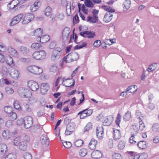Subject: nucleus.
<instances>
[{"label": "nucleus", "instance_id": "23", "mask_svg": "<svg viewBox=\"0 0 159 159\" xmlns=\"http://www.w3.org/2000/svg\"><path fill=\"white\" fill-rule=\"evenodd\" d=\"M112 121V119L111 117L110 116L108 117H105L104 118L103 122V125L104 126H106L110 125Z\"/></svg>", "mask_w": 159, "mask_h": 159}, {"label": "nucleus", "instance_id": "1", "mask_svg": "<svg viewBox=\"0 0 159 159\" xmlns=\"http://www.w3.org/2000/svg\"><path fill=\"white\" fill-rule=\"evenodd\" d=\"M62 54V50L59 47H57L54 49L51 54V59L53 61H56L61 57Z\"/></svg>", "mask_w": 159, "mask_h": 159}, {"label": "nucleus", "instance_id": "6", "mask_svg": "<svg viewBox=\"0 0 159 159\" xmlns=\"http://www.w3.org/2000/svg\"><path fill=\"white\" fill-rule=\"evenodd\" d=\"M33 123V118L30 116H27L24 118V126L26 129L30 128Z\"/></svg>", "mask_w": 159, "mask_h": 159}, {"label": "nucleus", "instance_id": "50", "mask_svg": "<svg viewBox=\"0 0 159 159\" xmlns=\"http://www.w3.org/2000/svg\"><path fill=\"white\" fill-rule=\"evenodd\" d=\"M20 138L19 137H16L15 138L13 141V143L15 146H17L20 144Z\"/></svg>", "mask_w": 159, "mask_h": 159}, {"label": "nucleus", "instance_id": "33", "mask_svg": "<svg viewBox=\"0 0 159 159\" xmlns=\"http://www.w3.org/2000/svg\"><path fill=\"white\" fill-rule=\"evenodd\" d=\"M19 146L20 149L23 151H25L26 150L27 144L23 141L20 142Z\"/></svg>", "mask_w": 159, "mask_h": 159}, {"label": "nucleus", "instance_id": "2", "mask_svg": "<svg viewBox=\"0 0 159 159\" xmlns=\"http://www.w3.org/2000/svg\"><path fill=\"white\" fill-rule=\"evenodd\" d=\"M18 92L19 95L23 98H28L31 94L30 91L28 89L23 87L20 88L18 90Z\"/></svg>", "mask_w": 159, "mask_h": 159}, {"label": "nucleus", "instance_id": "44", "mask_svg": "<svg viewBox=\"0 0 159 159\" xmlns=\"http://www.w3.org/2000/svg\"><path fill=\"white\" fill-rule=\"evenodd\" d=\"M125 145V143L123 140L119 141L118 145V147L119 149H123Z\"/></svg>", "mask_w": 159, "mask_h": 159}, {"label": "nucleus", "instance_id": "34", "mask_svg": "<svg viewBox=\"0 0 159 159\" xmlns=\"http://www.w3.org/2000/svg\"><path fill=\"white\" fill-rule=\"evenodd\" d=\"M102 8L105 11H107V12L110 13L115 12V10L112 8L106 5H103L102 6Z\"/></svg>", "mask_w": 159, "mask_h": 159}, {"label": "nucleus", "instance_id": "39", "mask_svg": "<svg viewBox=\"0 0 159 159\" xmlns=\"http://www.w3.org/2000/svg\"><path fill=\"white\" fill-rule=\"evenodd\" d=\"M8 116L10 117V119L12 120H16L17 117L16 114L15 112H12L9 114Z\"/></svg>", "mask_w": 159, "mask_h": 159}, {"label": "nucleus", "instance_id": "43", "mask_svg": "<svg viewBox=\"0 0 159 159\" xmlns=\"http://www.w3.org/2000/svg\"><path fill=\"white\" fill-rule=\"evenodd\" d=\"M131 4V2L130 0H126L124 3V7L127 10L129 8Z\"/></svg>", "mask_w": 159, "mask_h": 159}, {"label": "nucleus", "instance_id": "24", "mask_svg": "<svg viewBox=\"0 0 159 159\" xmlns=\"http://www.w3.org/2000/svg\"><path fill=\"white\" fill-rule=\"evenodd\" d=\"M43 30L41 28L37 29L34 31V35L37 38V40L39 38H40L42 36Z\"/></svg>", "mask_w": 159, "mask_h": 159}, {"label": "nucleus", "instance_id": "18", "mask_svg": "<svg viewBox=\"0 0 159 159\" xmlns=\"http://www.w3.org/2000/svg\"><path fill=\"white\" fill-rule=\"evenodd\" d=\"M113 133V138L115 141H118L121 137V134L120 130L117 129H114Z\"/></svg>", "mask_w": 159, "mask_h": 159}, {"label": "nucleus", "instance_id": "58", "mask_svg": "<svg viewBox=\"0 0 159 159\" xmlns=\"http://www.w3.org/2000/svg\"><path fill=\"white\" fill-rule=\"evenodd\" d=\"M1 72L4 75H7V69L6 67L4 66H2L1 68Z\"/></svg>", "mask_w": 159, "mask_h": 159}, {"label": "nucleus", "instance_id": "31", "mask_svg": "<svg viewBox=\"0 0 159 159\" xmlns=\"http://www.w3.org/2000/svg\"><path fill=\"white\" fill-rule=\"evenodd\" d=\"M7 146L4 144H0V154L5 153L7 151Z\"/></svg>", "mask_w": 159, "mask_h": 159}, {"label": "nucleus", "instance_id": "20", "mask_svg": "<svg viewBox=\"0 0 159 159\" xmlns=\"http://www.w3.org/2000/svg\"><path fill=\"white\" fill-rule=\"evenodd\" d=\"M50 39V37L48 35H45L42 36L40 38H38V41H39L42 43H45L48 41Z\"/></svg>", "mask_w": 159, "mask_h": 159}, {"label": "nucleus", "instance_id": "14", "mask_svg": "<svg viewBox=\"0 0 159 159\" xmlns=\"http://www.w3.org/2000/svg\"><path fill=\"white\" fill-rule=\"evenodd\" d=\"M23 15L20 14L14 17L12 20L11 22L10 23V25H13L18 23L20 20L23 17Z\"/></svg>", "mask_w": 159, "mask_h": 159}, {"label": "nucleus", "instance_id": "19", "mask_svg": "<svg viewBox=\"0 0 159 159\" xmlns=\"http://www.w3.org/2000/svg\"><path fill=\"white\" fill-rule=\"evenodd\" d=\"M91 156L92 158L98 159L102 157V154L99 151L95 150L92 152Z\"/></svg>", "mask_w": 159, "mask_h": 159}, {"label": "nucleus", "instance_id": "11", "mask_svg": "<svg viewBox=\"0 0 159 159\" xmlns=\"http://www.w3.org/2000/svg\"><path fill=\"white\" fill-rule=\"evenodd\" d=\"M70 33V30L69 28L66 27L64 29L62 32V39L63 42H66L67 41Z\"/></svg>", "mask_w": 159, "mask_h": 159}, {"label": "nucleus", "instance_id": "60", "mask_svg": "<svg viewBox=\"0 0 159 159\" xmlns=\"http://www.w3.org/2000/svg\"><path fill=\"white\" fill-rule=\"evenodd\" d=\"M6 62L7 63V64L9 66H12L14 65L13 59L11 57H8L6 61Z\"/></svg>", "mask_w": 159, "mask_h": 159}, {"label": "nucleus", "instance_id": "47", "mask_svg": "<svg viewBox=\"0 0 159 159\" xmlns=\"http://www.w3.org/2000/svg\"><path fill=\"white\" fill-rule=\"evenodd\" d=\"M16 155L12 153H10L6 157L5 159H16Z\"/></svg>", "mask_w": 159, "mask_h": 159}, {"label": "nucleus", "instance_id": "62", "mask_svg": "<svg viewBox=\"0 0 159 159\" xmlns=\"http://www.w3.org/2000/svg\"><path fill=\"white\" fill-rule=\"evenodd\" d=\"M121 119V116L120 115L119 113H118L116 118V123L118 126L119 125Z\"/></svg>", "mask_w": 159, "mask_h": 159}, {"label": "nucleus", "instance_id": "38", "mask_svg": "<svg viewBox=\"0 0 159 159\" xmlns=\"http://www.w3.org/2000/svg\"><path fill=\"white\" fill-rule=\"evenodd\" d=\"M5 92L7 94H11L13 93L14 91L10 87H7L5 88Z\"/></svg>", "mask_w": 159, "mask_h": 159}, {"label": "nucleus", "instance_id": "29", "mask_svg": "<svg viewBox=\"0 0 159 159\" xmlns=\"http://www.w3.org/2000/svg\"><path fill=\"white\" fill-rule=\"evenodd\" d=\"M39 3V2H35L31 6L30 10L31 12H34L38 9L39 6L38 4Z\"/></svg>", "mask_w": 159, "mask_h": 159}, {"label": "nucleus", "instance_id": "61", "mask_svg": "<svg viewBox=\"0 0 159 159\" xmlns=\"http://www.w3.org/2000/svg\"><path fill=\"white\" fill-rule=\"evenodd\" d=\"M67 59L66 58L65 56L63 58L62 61L60 66V67H61V68H63L66 63H68V62H67Z\"/></svg>", "mask_w": 159, "mask_h": 159}, {"label": "nucleus", "instance_id": "7", "mask_svg": "<svg viewBox=\"0 0 159 159\" xmlns=\"http://www.w3.org/2000/svg\"><path fill=\"white\" fill-rule=\"evenodd\" d=\"M65 57L67 59V62H70L77 60L79 58V55L76 52H73Z\"/></svg>", "mask_w": 159, "mask_h": 159}, {"label": "nucleus", "instance_id": "63", "mask_svg": "<svg viewBox=\"0 0 159 159\" xmlns=\"http://www.w3.org/2000/svg\"><path fill=\"white\" fill-rule=\"evenodd\" d=\"M24 158L25 159H31L32 156L31 154L28 152H26L24 155Z\"/></svg>", "mask_w": 159, "mask_h": 159}, {"label": "nucleus", "instance_id": "4", "mask_svg": "<svg viewBox=\"0 0 159 159\" xmlns=\"http://www.w3.org/2000/svg\"><path fill=\"white\" fill-rule=\"evenodd\" d=\"M46 55V53L44 50H41L34 52L32 56L34 59L40 60L45 58Z\"/></svg>", "mask_w": 159, "mask_h": 159}, {"label": "nucleus", "instance_id": "21", "mask_svg": "<svg viewBox=\"0 0 159 159\" xmlns=\"http://www.w3.org/2000/svg\"><path fill=\"white\" fill-rule=\"evenodd\" d=\"M113 15L111 13L107 12L104 17L103 20L106 23H108L111 21Z\"/></svg>", "mask_w": 159, "mask_h": 159}, {"label": "nucleus", "instance_id": "40", "mask_svg": "<svg viewBox=\"0 0 159 159\" xmlns=\"http://www.w3.org/2000/svg\"><path fill=\"white\" fill-rule=\"evenodd\" d=\"M52 13V9L49 7H47L45 9V14L47 16H49Z\"/></svg>", "mask_w": 159, "mask_h": 159}, {"label": "nucleus", "instance_id": "9", "mask_svg": "<svg viewBox=\"0 0 159 159\" xmlns=\"http://www.w3.org/2000/svg\"><path fill=\"white\" fill-rule=\"evenodd\" d=\"M28 87L32 91H36L39 88L38 83L33 80H30L27 82Z\"/></svg>", "mask_w": 159, "mask_h": 159}, {"label": "nucleus", "instance_id": "51", "mask_svg": "<svg viewBox=\"0 0 159 159\" xmlns=\"http://www.w3.org/2000/svg\"><path fill=\"white\" fill-rule=\"evenodd\" d=\"M14 106L16 109L19 110H21V107L20 105L19 102L18 101L16 100L14 101Z\"/></svg>", "mask_w": 159, "mask_h": 159}, {"label": "nucleus", "instance_id": "54", "mask_svg": "<svg viewBox=\"0 0 159 159\" xmlns=\"http://www.w3.org/2000/svg\"><path fill=\"white\" fill-rule=\"evenodd\" d=\"M4 110L5 112L9 114L12 112V108L11 106H7L5 107Z\"/></svg>", "mask_w": 159, "mask_h": 159}, {"label": "nucleus", "instance_id": "3", "mask_svg": "<svg viewBox=\"0 0 159 159\" xmlns=\"http://www.w3.org/2000/svg\"><path fill=\"white\" fill-rule=\"evenodd\" d=\"M26 69L28 72L36 75H39L43 72L41 68L34 65L28 66Z\"/></svg>", "mask_w": 159, "mask_h": 159}, {"label": "nucleus", "instance_id": "37", "mask_svg": "<svg viewBox=\"0 0 159 159\" xmlns=\"http://www.w3.org/2000/svg\"><path fill=\"white\" fill-rule=\"evenodd\" d=\"M19 50L24 54H27L29 52V49L25 47L20 46L19 48Z\"/></svg>", "mask_w": 159, "mask_h": 159}, {"label": "nucleus", "instance_id": "30", "mask_svg": "<svg viewBox=\"0 0 159 159\" xmlns=\"http://www.w3.org/2000/svg\"><path fill=\"white\" fill-rule=\"evenodd\" d=\"M137 146L140 149H145L147 147V143L145 141H140L138 142Z\"/></svg>", "mask_w": 159, "mask_h": 159}, {"label": "nucleus", "instance_id": "28", "mask_svg": "<svg viewBox=\"0 0 159 159\" xmlns=\"http://www.w3.org/2000/svg\"><path fill=\"white\" fill-rule=\"evenodd\" d=\"M8 51L9 54L12 56L15 57H17L18 53L14 49L10 47L8 48Z\"/></svg>", "mask_w": 159, "mask_h": 159}, {"label": "nucleus", "instance_id": "10", "mask_svg": "<svg viewBox=\"0 0 159 159\" xmlns=\"http://www.w3.org/2000/svg\"><path fill=\"white\" fill-rule=\"evenodd\" d=\"M92 113L93 110H92L86 109L80 111L78 113V115H80V119H83L88 116H89Z\"/></svg>", "mask_w": 159, "mask_h": 159}, {"label": "nucleus", "instance_id": "26", "mask_svg": "<svg viewBox=\"0 0 159 159\" xmlns=\"http://www.w3.org/2000/svg\"><path fill=\"white\" fill-rule=\"evenodd\" d=\"M97 143V141L96 140L92 139L89 145V148L91 150L95 149L96 147Z\"/></svg>", "mask_w": 159, "mask_h": 159}, {"label": "nucleus", "instance_id": "32", "mask_svg": "<svg viewBox=\"0 0 159 159\" xmlns=\"http://www.w3.org/2000/svg\"><path fill=\"white\" fill-rule=\"evenodd\" d=\"M40 125L39 124H36L31 126L30 128V131L31 133L36 132L40 128Z\"/></svg>", "mask_w": 159, "mask_h": 159}, {"label": "nucleus", "instance_id": "59", "mask_svg": "<svg viewBox=\"0 0 159 159\" xmlns=\"http://www.w3.org/2000/svg\"><path fill=\"white\" fill-rule=\"evenodd\" d=\"M92 125L90 122H89L86 125L84 128V131H88L92 128Z\"/></svg>", "mask_w": 159, "mask_h": 159}, {"label": "nucleus", "instance_id": "22", "mask_svg": "<svg viewBox=\"0 0 159 159\" xmlns=\"http://www.w3.org/2000/svg\"><path fill=\"white\" fill-rule=\"evenodd\" d=\"M98 16H89L87 19V21L91 23H95L98 20Z\"/></svg>", "mask_w": 159, "mask_h": 159}, {"label": "nucleus", "instance_id": "16", "mask_svg": "<svg viewBox=\"0 0 159 159\" xmlns=\"http://www.w3.org/2000/svg\"><path fill=\"white\" fill-rule=\"evenodd\" d=\"M49 85L47 83H43L40 86V92L42 94H45L49 89Z\"/></svg>", "mask_w": 159, "mask_h": 159}, {"label": "nucleus", "instance_id": "41", "mask_svg": "<svg viewBox=\"0 0 159 159\" xmlns=\"http://www.w3.org/2000/svg\"><path fill=\"white\" fill-rule=\"evenodd\" d=\"M138 118L139 119V129L141 131H142L145 128L144 125L143 123V122L142 121L140 117H138Z\"/></svg>", "mask_w": 159, "mask_h": 159}, {"label": "nucleus", "instance_id": "36", "mask_svg": "<svg viewBox=\"0 0 159 159\" xmlns=\"http://www.w3.org/2000/svg\"><path fill=\"white\" fill-rule=\"evenodd\" d=\"M133 89H134V90H132V91H130L129 92L132 93L133 92H134L135 91H136L137 89V86L135 85H131L129 86L126 89V92H128L130 90H131Z\"/></svg>", "mask_w": 159, "mask_h": 159}, {"label": "nucleus", "instance_id": "12", "mask_svg": "<svg viewBox=\"0 0 159 159\" xmlns=\"http://www.w3.org/2000/svg\"><path fill=\"white\" fill-rule=\"evenodd\" d=\"M96 135L99 139H102L104 137V131L103 127H98L96 128Z\"/></svg>", "mask_w": 159, "mask_h": 159}, {"label": "nucleus", "instance_id": "35", "mask_svg": "<svg viewBox=\"0 0 159 159\" xmlns=\"http://www.w3.org/2000/svg\"><path fill=\"white\" fill-rule=\"evenodd\" d=\"M131 116V112L128 111L123 116V119L125 121H128L130 119Z\"/></svg>", "mask_w": 159, "mask_h": 159}, {"label": "nucleus", "instance_id": "46", "mask_svg": "<svg viewBox=\"0 0 159 159\" xmlns=\"http://www.w3.org/2000/svg\"><path fill=\"white\" fill-rule=\"evenodd\" d=\"M41 47L40 44L37 43H33L31 46L32 48L35 50L38 49Z\"/></svg>", "mask_w": 159, "mask_h": 159}, {"label": "nucleus", "instance_id": "17", "mask_svg": "<svg viewBox=\"0 0 159 159\" xmlns=\"http://www.w3.org/2000/svg\"><path fill=\"white\" fill-rule=\"evenodd\" d=\"M40 140L42 144L45 145L46 146L49 145V143L48 138L46 134L42 135L41 137Z\"/></svg>", "mask_w": 159, "mask_h": 159}, {"label": "nucleus", "instance_id": "5", "mask_svg": "<svg viewBox=\"0 0 159 159\" xmlns=\"http://www.w3.org/2000/svg\"><path fill=\"white\" fill-rule=\"evenodd\" d=\"M34 18V15L32 13H25L23 19L22 24H28L32 21Z\"/></svg>", "mask_w": 159, "mask_h": 159}, {"label": "nucleus", "instance_id": "15", "mask_svg": "<svg viewBox=\"0 0 159 159\" xmlns=\"http://www.w3.org/2000/svg\"><path fill=\"white\" fill-rule=\"evenodd\" d=\"M10 75L14 79H17L20 75V72L14 68H12L10 70Z\"/></svg>", "mask_w": 159, "mask_h": 159}, {"label": "nucleus", "instance_id": "55", "mask_svg": "<svg viewBox=\"0 0 159 159\" xmlns=\"http://www.w3.org/2000/svg\"><path fill=\"white\" fill-rule=\"evenodd\" d=\"M130 143L135 144L136 143V140L135 138V135L132 134L129 140Z\"/></svg>", "mask_w": 159, "mask_h": 159}, {"label": "nucleus", "instance_id": "45", "mask_svg": "<svg viewBox=\"0 0 159 159\" xmlns=\"http://www.w3.org/2000/svg\"><path fill=\"white\" fill-rule=\"evenodd\" d=\"M50 71L53 72H55L57 70V66L55 64H53L49 68Z\"/></svg>", "mask_w": 159, "mask_h": 159}, {"label": "nucleus", "instance_id": "13", "mask_svg": "<svg viewBox=\"0 0 159 159\" xmlns=\"http://www.w3.org/2000/svg\"><path fill=\"white\" fill-rule=\"evenodd\" d=\"M80 35L84 38H93L95 35L94 33H92L91 32L89 31H85L81 32L80 33Z\"/></svg>", "mask_w": 159, "mask_h": 159}, {"label": "nucleus", "instance_id": "8", "mask_svg": "<svg viewBox=\"0 0 159 159\" xmlns=\"http://www.w3.org/2000/svg\"><path fill=\"white\" fill-rule=\"evenodd\" d=\"M75 82V81L74 80L68 78L63 80L62 84L66 87L72 88L74 86Z\"/></svg>", "mask_w": 159, "mask_h": 159}, {"label": "nucleus", "instance_id": "49", "mask_svg": "<svg viewBox=\"0 0 159 159\" xmlns=\"http://www.w3.org/2000/svg\"><path fill=\"white\" fill-rule=\"evenodd\" d=\"M11 4H12L13 5V7H11V8H15L16 9V7H20V4L19 3V2L18 0H14L13 1H12Z\"/></svg>", "mask_w": 159, "mask_h": 159}, {"label": "nucleus", "instance_id": "27", "mask_svg": "<svg viewBox=\"0 0 159 159\" xmlns=\"http://www.w3.org/2000/svg\"><path fill=\"white\" fill-rule=\"evenodd\" d=\"M134 159H145L147 157V155L146 153H143L139 155V154H137L134 153Z\"/></svg>", "mask_w": 159, "mask_h": 159}, {"label": "nucleus", "instance_id": "48", "mask_svg": "<svg viewBox=\"0 0 159 159\" xmlns=\"http://www.w3.org/2000/svg\"><path fill=\"white\" fill-rule=\"evenodd\" d=\"M80 155L82 157L85 156L87 153V151L85 148H82L80 150Z\"/></svg>", "mask_w": 159, "mask_h": 159}, {"label": "nucleus", "instance_id": "52", "mask_svg": "<svg viewBox=\"0 0 159 159\" xmlns=\"http://www.w3.org/2000/svg\"><path fill=\"white\" fill-rule=\"evenodd\" d=\"M84 3L87 7H93L94 4L90 0H85L84 2Z\"/></svg>", "mask_w": 159, "mask_h": 159}, {"label": "nucleus", "instance_id": "64", "mask_svg": "<svg viewBox=\"0 0 159 159\" xmlns=\"http://www.w3.org/2000/svg\"><path fill=\"white\" fill-rule=\"evenodd\" d=\"M113 159H121L122 157L121 155L118 153H115L113 155Z\"/></svg>", "mask_w": 159, "mask_h": 159}, {"label": "nucleus", "instance_id": "53", "mask_svg": "<svg viewBox=\"0 0 159 159\" xmlns=\"http://www.w3.org/2000/svg\"><path fill=\"white\" fill-rule=\"evenodd\" d=\"M84 142L83 140L81 139H79L76 141L75 142V145L77 147H79L81 146L83 144Z\"/></svg>", "mask_w": 159, "mask_h": 159}, {"label": "nucleus", "instance_id": "56", "mask_svg": "<svg viewBox=\"0 0 159 159\" xmlns=\"http://www.w3.org/2000/svg\"><path fill=\"white\" fill-rule=\"evenodd\" d=\"M154 65H156V63H155L154 64L150 65L149 66L148 68L147 69V71H148V72H150L154 70L155 69L156 67L155 66H154Z\"/></svg>", "mask_w": 159, "mask_h": 159}, {"label": "nucleus", "instance_id": "42", "mask_svg": "<svg viewBox=\"0 0 159 159\" xmlns=\"http://www.w3.org/2000/svg\"><path fill=\"white\" fill-rule=\"evenodd\" d=\"M152 129L154 132H159V124L157 123L155 124L152 125Z\"/></svg>", "mask_w": 159, "mask_h": 159}, {"label": "nucleus", "instance_id": "25", "mask_svg": "<svg viewBox=\"0 0 159 159\" xmlns=\"http://www.w3.org/2000/svg\"><path fill=\"white\" fill-rule=\"evenodd\" d=\"M2 135L3 138L6 139H10L11 137V133L8 130H4L2 132Z\"/></svg>", "mask_w": 159, "mask_h": 159}, {"label": "nucleus", "instance_id": "57", "mask_svg": "<svg viewBox=\"0 0 159 159\" xmlns=\"http://www.w3.org/2000/svg\"><path fill=\"white\" fill-rule=\"evenodd\" d=\"M68 131H69L70 132H71L72 133V132L74 131V128H71V126L70 125H68L66 127V129L65 131V134L66 135H69V133H68Z\"/></svg>", "mask_w": 159, "mask_h": 159}]
</instances>
